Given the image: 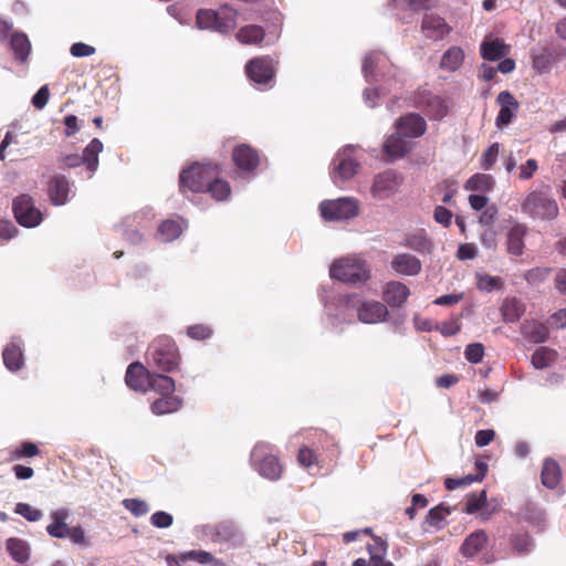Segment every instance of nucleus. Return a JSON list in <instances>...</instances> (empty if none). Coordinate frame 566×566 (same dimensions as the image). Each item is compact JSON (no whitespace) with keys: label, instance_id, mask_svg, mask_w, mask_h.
<instances>
[{"label":"nucleus","instance_id":"f257e3e1","mask_svg":"<svg viewBox=\"0 0 566 566\" xmlns=\"http://www.w3.org/2000/svg\"><path fill=\"white\" fill-rule=\"evenodd\" d=\"M145 360L148 367L161 373H172L179 368L181 357L171 337L159 336L148 346Z\"/></svg>","mask_w":566,"mask_h":566},{"label":"nucleus","instance_id":"f03ea898","mask_svg":"<svg viewBox=\"0 0 566 566\" xmlns=\"http://www.w3.org/2000/svg\"><path fill=\"white\" fill-rule=\"evenodd\" d=\"M329 275L345 284L357 285L370 280L371 270L366 260L357 255H348L332 263Z\"/></svg>","mask_w":566,"mask_h":566},{"label":"nucleus","instance_id":"7ed1b4c3","mask_svg":"<svg viewBox=\"0 0 566 566\" xmlns=\"http://www.w3.org/2000/svg\"><path fill=\"white\" fill-rule=\"evenodd\" d=\"M522 212L533 219L553 220L558 216L557 202L551 196L549 186L530 191L521 203Z\"/></svg>","mask_w":566,"mask_h":566},{"label":"nucleus","instance_id":"20e7f679","mask_svg":"<svg viewBox=\"0 0 566 566\" xmlns=\"http://www.w3.org/2000/svg\"><path fill=\"white\" fill-rule=\"evenodd\" d=\"M216 169L217 163L213 161L195 163L188 168L182 169L179 174L180 192L184 196H187L188 192H205Z\"/></svg>","mask_w":566,"mask_h":566},{"label":"nucleus","instance_id":"39448f33","mask_svg":"<svg viewBox=\"0 0 566 566\" xmlns=\"http://www.w3.org/2000/svg\"><path fill=\"white\" fill-rule=\"evenodd\" d=\"M238 11L230 6H222L217 11L200 9L196 15V23L200 29H210L227 34L235 29Z\"/></svg>","mask_w":566,"mask_h":566},{"label":"nucleus","instance_id":"423d86ee","mask_svg":"<svg viewBox=\"0 0 566 566\" xmlns=\"http://www.w3.org/2000/svg\"><path fill=\"white\" fill-rule=\"evenodd\" d=\"M410 101L411 106L421 109L431 120H440L448 114L446 99L426 87H420L413 92Z\"/></svg>","mask_w":566,"mask_h":566},{"label":"nucleus","instance_id":"0eeeda50","mask_svg":"<svg viewBox=\"0 0 566 566\" xmlns=\"http://www.w3.org/2000/svg\"><path fill=\"white\" fill-rule=\"evenodd\" d=\"M319 212L322 218L326 221L352 219L359 213V201L352 197L324 200L319 203Z\"/></svg>","mask_w":566,"mask_h":566},{"label":"nucleus","instance_id":"6e6552de","mask_svg":"<svg viewBox=\"0 0 566 566\" xmlns=\"http://www.w3.org/2000/svg\"><path fill=\"white\" fill-rule=\"evenodd\" d=\"M251 461L255 470L269 480L281 478L283 467L277 457L271 453L268 444H256L251 453Z\"/></svg>","mask_w":566,"mask_h":566},{"label":"nucleus","instance_id":"1a4fd4ad","mask_svg":"<svg viewBox=\"0 0 566 566\" xmlns=\"http://www.w3.org/2000/svg\"><path fill=\"white\" fill-rule=\"evenodd\" d=\"M277 61L270 55H262L250 60L245 64L248 78L256 85H269L276 74Z\"/></svg>","mask_w":566,"mask_h":566},{"label":"nucleus","instance_id":"9d476101","mask_svg":"<svg viewBox=\"0 0 566 566\" xmlns=\"http://www.w3.org/2000/svg\"><path fill=\"white\" fill-rule=\"evenodd\" d=\"M12 211L17 222L25 228H34L43 220L42 212L35 207L34 199L22 193L12 201Z\"/></svg>","mask_w":566,"mask_h":566},{"label":"nucleus","instance_id":"9b49d317","mask_svg":"<svg viewBox=\"0 0 566 566\" xmlns=\"http://www.w3.org/2000/svg\"><path fill=\"white\" fill-rule=\"evenodd\" d=\"M353 147H346L338 151L332 161L331 177L334 184L352 179L358 171L359 163L352 156Z\"/></svg>","mask_w":566,"mask_h":566},{"label":"nucleus","instance_id":"f8f14e48","mask_svg":"<svg viewBox=\"0 0 566 566\" xmlns=\"http://www.w3.org/2000/svg\"><path fill=\"white\" fill-rule=\"evenodd\" d=\"M232 161L243 172H253L260 165V154L249 144L237 145L232 150Z\"/></svg>","mask_w":566,"mask_h":566},{"label":"nucleus","instance_id":"ddd939ff","mask_svg":"<svg viewBox=\"0 0 566 566\" xmlns=\"http://www.w3.org/2000/svg\"><path fill=\"white\" fill-rule=\"evenodd\" d=\"M153 373L142 363L134 361L126 369L125 382L132 390L146 394Z\"/></svg>","mask_w":566,"mask_h":566},{"label":"nucleus","instance_id":"4468645a","mask_svg":"<svg viewBox=\"0 0 566 566\" xmlns=\"http://www.w3.org/2000/svg\"><path fill=\"white\" fill-rule=\"evenodd\" d=\"M402 182V177L394 170L378 174L371 186L374 197L384 199L394 193Z\"/></svg>","mask_w":566,"mask_h":566},{"label":"nucleus","instance_id":"2eb2a0df","mask_svg":"<svg viewBox=\"0 0 566 566\" xmlns=\"http://www.w3.org/2000/svg\"><path fill=\"white\" fill-rule=\"evenodd\" d=\"M452 28L447 23L444 18L434 14L427 13L422 18L421 21V32L424 38L432 41H440L444 39L450 32Z\"/></svg>","mask_w":566,"mask_h":566},{"label":"nucleus","instance_id":"dca6fc26","mask_svg":"<svg viewBox=\"0 0 566 566\" xmlns=\"http://www.w3.org/2000/svg\"><path fill=\"white\" fill-rule=\"evenodd\" d=\"M397 132L407 138H419L427 130V123L422 116L409 113L400 116L395 124Z\"/></svg>","mask_w":566,"mask_h":566},{"label":"nucleus","instance_id":"f3484780","mask_svg":"<svg viewBox=\"0 0 566 566\" xmlns=\"http://www.w3.org/2000/svg\"><path fill=\"white\" fill-rule=\"evenodd\" d=\"M388 315L387 306L378 301L361 302L357 307L358 319L365 324L384 322Z\"/></svg>","mask_w":566,"mask_h":566},{"label":"nucleus","instance_id":"a211bd4d","mask_svg":"<svg viewBox=\"0 0 566 566\" xmlns=\"http://www.w3.org/2000/svg\"><path fill=\"white\" fill-rule=\"evenodd\" d=\"M496 102L501 106L496 116L495 124L497 127L507 126L515 117L520 104L513 94L509 91H503L497 95Z\"/></svg>","mask_w":566,"mask_h":566},{"label":"nucleus","instance_id":"6ab92c4d","mask_svg":"<svg viewBox=\"0 0 566 566\" xmlns=\"http://www.w3.org/2000/svg\"><path fill=\"white\" fill-rule=\"evenodd\" d=\"M510 52L511 45L500 38H485L480 45V54L486 61H499L509 55Z\"/></svg>","mask_w":566,"mask_h":566},{"label":"nucleus","instance_id":"aec40b11","mask_svg":"<svg viewBox=\"0 0 566 566\" xmlns=\"http://www.w3.org/2000/svg\"><path fill=\"white\" fill-rule=\"evenodd\" d=\"M409 287L398 281H390L386 284L382 292V300L390 307H400L409 297Z\"/></svg>","mask_w":566,"mask_h":566},{"label":"nucleus","instance_id":"412c9836","mask_svg":"<svg viewBox=\"0 0 566 566\" xmlns=\"http://www.w3.org/2000/svg\"><path fill=\"white\" fill-rule=\"evenodd\" d=\"M70 184L65 176H53L48 182L50 201L55 206L64 205L69 199Z\"/></svg>","mask_w":566,"mask_h":566},{"label":"nucleus","instance_id":"4be33fe9","mask_svg":"<svg viewBox=\"0 0 566 566\" xmlns=\"http://www.w3.org/2000/svg\"><path fill=\"white\" fill-rule=\"evenodd\" d=\"M412 149L407 137L396 132L387 137L384 143V153L390 158H402Z\"/></svg>","mask_w":566,"mask_h":566},{"label":"nucleus","instance_id":"5701e85b","mask_svg":"<svg viewBox=\"0 0 566 566\" xmlns=\"http://www.w3.org/2000/svg\"><path fill=\"white\" fill-rule=\"evenodd\" d=\"M390 265L396 273L410 276L419 274L422 268L420 260L409 253L396 254Z\"/></svg>","mask_w":566,"mask_h":566},{"label":"nucleus","instance_id":"b1692460","mask_svg":"<svg viewBox=\"0 0 566 566\" xmlns=\"http://www.w3.org/2000/svg\"><path fill=\"white\" fill-rule=\"evenodd\" d=\"M221 172L222 167L217 163V169L213 170V177L209 180L205 191L208 192L211 198L217 201L227 200L231 195V187L229 182L219 177Z\"/></svg>","mask_w":566,"mask_h":566},{"label":"nucleus","instance_id":"393cba45","mask_svg":"<svg viewBox=\"0 0 566 566\" xmlns=\"http://www.w3.org/2000/svg\"><path fill=\"white\" fill-rule=\"evenodd\" d=\"M523 337L533 344H539L547 340L549 336L548 327L536 319H525L521 325Z\"/></svg>","mask_w":566,"mask_h":566},{"label":"nucleus","instance_id":"a878e982","mask_svg":"<svg viewBox=\"0 0 566 566\" xmlns=\"http://www.w3.org/2000/svg\"><path fill=\"white\" fill-rule=\"evenodd\" d=\"M70 516V511L65 507L52 511L50 517L52 523L46 526L48 534L53 538H65V533L70 531L66 521Z\"/></svg>","mask_w":566,"mask_h":566},{"label":"nucleus","instance_id":"bb28decb","mask_svg":"<svg viewBox=\"0 0 566 566\" xmlns=\"http://www.w3.org/2000/svg\"><path fill=\"white\" fill-rule=\"evenodd\" d=\"M560 481L562 470L557 461L551 458L545 459L541 471L542 484L549 490H554L559 485Z\"/></svg>","mask_w":566,"mask_h":566},{"label":"nucleus","instance_id":"cd10ccee","mask_svg":"<svg viewBox=\"0 0 566 566\" xmlns=\"http://www.w3.org/2000/svg\"><path fill=\"white\" fill-rule=\"evenodd\" d=\"M527 233V227L522 223H516L507 232L506 249L512 255L520 256L524 252V238Z\"/></svg>","mask_w":566,"mask_h":566},{"label":"nucleus","instance_id":"c85d7f7f","mask_svg":"<svg viewBox=\"0 0 566 566\" xmlns=\"http://www.w3.org/2000/svg\"><path fill=\"white\" fill-rule=\"evenodd\" d=\"M265 38L263 27L259 24H248L241 27L235 33V39L239 43L244 45H261Z\"/></svg>","mask_w":566,"mask_h":566},{"label":"nucleus","instance_id":"c756f323","mask_svg":"<svg viewBox=\"0 0 566 566\" xmlns=\"http://www.w3.org/2000/svg\"><path fill=\"white\" fill-rule=\"evenodd\" d=\"M182 406V399L178 396L164 395L157 398L151 405L150 410L156 416H163L178 411Z\"/></svg>","mask_w":566,"mask_h":566},{"label":"nucleus","instance_id":"7c9ffc66","mask_svg":"<svg viewBox=\"0 0 566 566\" xmlns=\"http://www.w3.org/2000/svg\"><path fill=\"white\" fill-rule=\"evenodd\" d=\"M488 536L483 530L470 534L460 547V552L465 557H473L486 545Z\"/></svg>","mask_w":566,"mask_h":566},{"label":"nucleus","instance_id":"2f4dec72","mask_svg":"<svg viewBox=\"0 0 566 566\" xmlns=\"http://www.w3.org/2000/svg\"><path fill=\"white\" fill-rule=\"evenodd\" d=\"M405 247L421 253L430 254L433 249L432 241L428 238L424 230H419L415 233H410L405 239Z\"/></svg>","mask_w":566,"mask_h":566},{"label":"nucleus","instance_id":"473e14b6","mask_svg":"<svg viewBox=\"0 0 566 566\" xmlns=\"http://www.w3.org/2000/svg\"><path fill=\"white\" fill-rule=\"evenodd\" d=\"M495 180L488 174H474L465 182L464 189L472 192H491L494 189Z\"/></svg>","mask_w":566,"mask_h":566},{"label":"nucleus","instance_id":"72a5a7b5","mask_svg":"<svg viewBox=\"0 0 566 566\" xmlns=\"http://www.w3.org/2000/svg\"><path fill=\"white\" fill-rule=\"evenodd\" d=\"M3 364L10 371H18L23 366V353L19 344L11 342L2 353Z\"/></svg>","mask_w":566,"mask_h":566},{"label":"nucleus","instance_id":"f704fd0d","mask_svg":"<svg viewBox=\"0 0 566 566\" xmlns=\"http://www.w3.org/2000/svg\"><path fill=\"white\" fill-rule=\"evenodd\" d=\"M149 389L160 396L172 395L176 390L175 380L167 375L154 371L148 384Z\"/></svg>","mask_w":566,"mask_h":566},{"label":"nucleus","instance_id":"c9c22d12","mask_svg":"<svg viewBox=\"0 0 566 566\" xmlns=\"http://www.w3.org/2000/svg\"><path fill=\"white\" fill-rule=\"evenodd\" d=\"M373 566H392V563L386 560L387 543L380 537L373 536V543L367 546Z\"/></svg>","mask_w":566,"mask_h":566},{"label":"nucleus","instance_id":"e433bc0d","mask_svg":"<svg viewBox=\"0 0 566 566\" xmlns=\"http://www.w3.org/2000/svg\"><path fill=\"white\" fill-rule=\"evenodd\" d=\"M103 151V143L98 138H93L90 144L84 148L83 164L86 165L91 175L94 174L98 167V155Z\"/></svg>","mask_w":566,"mask_h":566},{"label":"nucleus","instance_id":"4c0bfd02","mask_svg":"<svg viewBox=\"0 0 566 566\" xmlns=\"http://www.w3.org/2000/svg\"><path fill=\"white\" fill-rule=\"evenodd\" d=\"M10 48L20 62H25L31 52V43L28 36L21 32H14L10 39Z\"/></svg>","mask_w":566,"mask_h":566},{"label":"nucleus","instance_id":"58836bf2","mask_svg":"<svg viewBox=\"0 0 566 566\" xmlns=\"http://www.w3.org/2000/svg\"><path fill=\"white\" fill-rule=\"evenodd\" d=\"M525 312V305L517 298H506L501 307L503 321L506 323H515Z\"/></svg>","mask_w":566,"mask_h":566},{"label":"nucleus","instance_id":"ea45409f","mask_svg":"<svg viewBox=\"0 0 566 566\" xmlns=\"http://www.w3.org/2000/svg\"><path fill=\"white\" fill-rule=\"evenodd\" d=\"M463 60V50L459 46H451L443 53L440 61V67L449 72H454L462 65Z\"/></svg>","mask_w":566,"mask_h":566},{"label":"nucleus","instance_id":"a19ab883","mask_svg":"<svg viewBox=\"0 0 566 566\" xmlns=\"http://www.w3.org/2000/svg\"><path fill=\"white\" fill-rule=\"evenodd\" d=\"M557 358V352L546 346L538 347L532 355V365L536 369L549 367Z\"/></svg>","mask_w":566,"mask_h":566},{"label":"nucleus","instance_id":"79ce46f5","mask_svg":"<svg viewBox=\"0 0 566 566\" xmlns=\"http://www.w3.org/2000/svg\"><path fill=\"white\" fill-rule=\"evenodd\" d=\"M7 551L17 563H25L30 556L28 543L20 538H9L7 541Z\"/></svg>","mask_w":566,"mask_h":566},{"label":"nucleus","instance_id":"37998d69","mask_svg":"<svg viewBox=\"0 0 566 566\" xmlns=\"http://www.w3.org/2000/svg\"><path fill=\"white\" fill-rule=\"evenodd\" d=\"M195 560L199 564H211L212 566H223L222 560L214 558L209 552L206 551H188L179 555V562Z\"/></svg>","mask_w":566,"mask_h":566},{"label":"nucleus","instance_id":"c03bdc74","mask_svg":"<svg viewBox=\"0 0 566 566\" xmlns=\"http://www.w3.org/2000/svg\"><path fill=\"white\" fill-rule=\"evenodd\" d=\"M41 453L40 448L30 441H24L21 444L17 446L13 450L10 451L9 460H21L25 458H33Z\"/></svg>","mask_w":566,"mask_h":566},{"label":"nucleus","instance_id":"a18cd8bd","mask_svg":"<svg viewBox=\"0 0 566 566\" xmlns=\"http://www.w3.org/2000/svg\"><path fill=\"white\" fill-rule=\"evenodd\" d=\"M182 232L181 224L176 220H165L158 228V234L163 241L170 242L177 239Z\"/></svg>","mask_w":566,"mask_h":566},{"label":"nucleus","instance_id":"49530a36","mask_svg":"<svg viewBox=\"0 0 566 566\" xmlns=\"http://www.w3.org/2000/svg\"><path fill=\"white\" fill-rule=\"evenodd\" d=\"M533 69L539 74L549 72L554 64V57L551 52L544 51L539 54H534L532 59Z\"/></svg>","mask_w":566,"mask_h":566},{"label":"nucleus","instance_id":"de8ad7c7","mask_svg":"<svg viewBox=\"0 0 566 566\" xmlns=\"http://www.w3.org/2000/svg\"><path fill=\"white\" fill-rule=\"evenodd\" d=\"M486 503V492H473L467 496L464 512L467 514H473L481 510Z\"/></svg>","mask_w":566,"mask_h":566},{"label":"nucleus","instance_id":"09e8293b","mask_svg":"<svg viewBox=\"0 0 566 566\" xmlns=\"http://www.w3.org/2000/svg\"><path fill=\"white\" fill-rule=\"evenodd\" d=\"M122 503L136 517L144 516L149 512L148 504L139 499H125Z\"/></svg>","mask_w":566,"mask_h":566},{"label":"nucleus","instance_id":"8fccbe9b","mask_svg":"<svg viewBox=\"0 0 566 566\" xmlns=\"http://www.w3.org/2000/svg\"><path fill=\"white\" fill-rule=\"evenodd\" d=\"M552 269L549 268H533L524 274V279L531 285H538L543 283L551 274Z\"/></svg>","mask_w":566,"mask_h":566},{"label":"nucleus","instance_id":"3c124183","mask_svg":"<svg viewBox=\"0 0 566 566\" xmlns=\"http://www.w3.org/2000/svg\"><path fill=\"white\" fill-rule=\"evenodd\" d=\"M500 154V144L493 143L481 156V167L484 170H490L495 165Z\"/></svg>","mask_w":566,"mask_h":566},{"label":"nucleus","instance_id":"603ef678","mask_svg":"<svg viewBox=\"0 0 566 566\" xmlns=\"http://www.w3.org/2000/svg\"><path fill=\"white\" fill-rule=\"evenodd\" d=\"M297 460L301 465L307 469L312 468L313 465L321 468L316 452L307 447H303L298 450Z\"/></svg>","mask_w":566,"mask_h":566},{"label":"nucleus","instance_id":"864d4df0","mask_svg":"<svg viewBox=\"0 0 566 566\" xmlns=\"http://www.w3.org/2000/svg\"><path fill=\"white\" fill-rule=\"evenodd\" d=\"M14 512L30 522L40 521L43 516V513L40 510L31 506L28 503H18L15 505Z\"/></svg>","mask_w":566,"mask_h":566},{"label":"nucleus","instance_id":"5fc2aeb1","mask_svg":"<svg viewBox=\"0 0 566 566\" xmlns=\"http://www.w3.org/2000/svg\"><path fill=\"white\" fill-rule=\"evenodd\" d=\"M434 329L440 332L443 336L450 337L457 335L461 329V323L458 317L451 318L442 323H436Z\"/></svg>","mask_w":566,"mask_h":566},{"label":"nucleus","instance_id":"6e6d98bb","mask_svg":"<svg viewBox=\"0 0 566 566\" xmlns=\"http://www.w3.org/2000/svg\"><path fill=\"white\" fill-rule=\"evenodd\" d=\"M212 333V328L205 324H196L187 328V335L196 340H206L211 337Z\"/></svg>","mask_w":566,"mask_h":566},{"label":"nucleus","instance_id":"4d7b16f0","mask_svg":"<svg viewBox=\"0 0 566 566\" xmlns=\"http://www.w3.org/2000/svg\"><path fill=\"white\" fill-rule=\"evenodd\" d=\"M484 356V346L480 343L469 344L464 350V357L472 364L482 361Z\"/></svg>","mask_w":566,"mask_h":566},{"label":"nucleus","instance_id":"13d9d810","mask_svg":"<svg viewBox=\"0 0 566 566\" xmlns=\"http://www.w3.org/2000/svg\"><path fill=\"white\" fill-rule=\"evenodd\" d=\"M382 59V54L380 52H371L367 54L363 62V71L366 77L373 76L375 70Z\"/></svg>","mask_w":566,"mask_h":566},{"label":"nucleus","instance_id":"bf43d9fd","mask_svg":"<svg viewBox=\"0 0 566 566\" xmlns=\"http://www.w3.org/2000/svg\"><path fill=\"white\" fill-rule=\"evenodd\" d=\"M65 538H70V541L73 544L78 546L90 545V542L86 538L85 531L81 525L71 527L70 531L65 533Z\"/></svg>","mask_w":566,"mask_h":566},{"label":"nucleus","instance_id":"052dcab7","mask_svg":"<svg viewBox=\"0 0 566 566\" xmlns=\"http://www.w3.org/2000/svg\"><path fill=\"white\" fill-rule=\"evenodd\" d=\"M451 511L443 505H438L428 512L427 521L430 525L438 526Z\"/></svg>","mask_w":566,"mask_h":566},{"label":"nucleus","instance_id":"680f3d73","mask_svg":"<svg viewBox=\"0 0 566 566\" xmlns=\"http://www.w3.org/2000/svg\"><path fill=\"white\" fill-rule=\"evenodd\" d=\"M475 482L473 474H468L463 478H447L444 480V486L447 490L452 491L458 488L468 486Z\"/></svg>","mask_w":566,"mask_h":566},{"label":"nucleus","instance_id":"e2e57ef3","mask_svg":"<svg viewBox=\"0 0 566 566\" xmlns=\"http://www.w3.org/2000/svg\"><path fill=\"white\" fill-rule=\"evenodd\" d=\"M150 522L151 524L155 526V527H158V528H167L169 526H171L172 522H174V518L172 516L167 513V512H164V511H157L155 512L151 517H150Z\"/></svg>","mask_w":566,"mask_h":566},{"label":"nucleus","instance_id":"0e129e2a","mask_svg":"<svg viewBox=\"0 0 566 566\" xmlns=\"http://www.w3.org/2000/svg\"><path fill=\"white\" fill-rule=\"evenodd\" d=\"M453 213L443 206H437L433 211L436 222L448 228L451 226Z\"/></svg>","mask_w":566,"mask_h":566},{"label":"nucleus","instance_id":"69168bd1","mask_svg":"<svg viewBox=\"0 0 566 566\" xmlns=\"http://www.w3.org/2000/svg\"><path fill=\"white\" fill-rule=\"evenodd\" d=\"M538 170V164L535 159L531 158L526 160L525 164L520 166V174L518 178L521 180H528L531 179L535 172Z\"/></svg>","mask_w":566,"mask_h":566},{"label":"nucleus","instance_id":"338daca9","mask_svg":"<svg viewBox=\"0 0 566 566\" xmlns=\"http://www.w3.org/2000/svg\"><path fill=\"white\" fill-rule=\"evenodd\" d=\"M70 52L75 57L90 56L95 53V48L83 42L72 44Z\"/></svg>","mask_w":566,"mask_h":566},{"label":"nucleus","instance_id":"774afa93","mask_svg":"<svg viewBox=\"0 0 566 566\" xmlns=\"http://www.w3.org/2000/svg\"><path fill=\"white\" fill-rule=\"evenodd\" d=\"M50 92L48 86H42L32 97V104L35 108L42 109L49 101Z\"/></svg>","mask_w":566,"mask_h":566}]
</instances>
